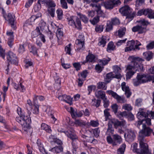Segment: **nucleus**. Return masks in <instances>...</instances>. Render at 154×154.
Segmentation results:
<instances>
[{
  "label": "nucleus",
  "mask_w": 154,
  "mask_h": 154,
  "mask_svg": "<svg viewBox=\"0 0 154 154\" xmlns=\"http://www.w3.org/2000/svg\"><path fill=\"white\" fill-rule=\"evenodd\" d=\"M110 60V58L106 57L103 58L102 60H99V63L100 64H102L103 65H105L107 64Z\"/></svg>",
  "instance_id": "nucleus-29"
},
{
  "label": "nucleus",
  "mask_w": 154,
  "mask_h": 154,
  "mask_svg": "<svg viewBox=\"0 0 154 154\" xmlns=\"http://www.w3.org/2000/svg\"><path fill=\"white\" fill-rule=\"evenodd\" d=\"M114 78H116V75L113 72H110L107 74L105 79L106 83H108L109 82L111 79Z\"/></svg>",
  "instance_id": "nucleus-23"
},
{
  "label": "nucleus",
  "mask_w": 154,
  "mask_h": 154,
  "mask_svg": "<svg viewBox=\"0 0 154 154\" xmlns=\"http://www.w3.org/2000/svg\"><path fill=\"white\" fill-rule=\"evenodd\" d=\"M60 2L61 6L63 8L67 9L68 8L66 0H60Z\"/></svg>",
  "instance_id": "nucleus-53"
},
{
  "label": "nucleus",
  "mask_w": 154,
  "mask_h": 154,
  "mask_svg": "<svg viewBox=\"0 0 154 154\" xmlns=\"http://www.w3.org/2000/svg\"><path fill=\"white\" fill-rule=\"evenodd\" d=\"M25 50V48L23 45H20L18 48V51L19 53H22Z\"/></svg>",
  "instance_id": "nucleus-64"
},
{
  "label": "nucleus",
  "mask_w": 154,
  "mask_h": 154,
  "mask_svg": "<svg viewBox=\"0 0 154 154\" xmlns=\"http://www.w3.org/2000/svg\"><path fill=\"white\" fill-rule=\"evenodd\" d=\"M122 108L123 109L128 111H131L132 109V107L130 104L126 103L124 104Z\"/></svg>",
  "instance_id": "nucleus-40"
},
{
  "label": "nucleus",
  "mask_w": 154,
  "mask_h": 154,
  "mask_svg": "<svg viewBox=\"0 0 154 154\" xmlns=\"http://www.w3.org/2000/svg\"><path fill=\"white\" fill-rule=\"evenodd\" d=\"M140 149L139 151L141 154H152L148 150L147 144L144 142L143 140L140 141Z\"/></svg>",
  "instance_id": "nucleus-8"
},
{
  "label": "nucleus",
  "mask_w": 154,
  "mask_h": 154,
  "mask_svg": "<svg viewBox=\"0 0 154 154\" xmlns=\"http://www.w3.org/2000/svg\"><path fill=\"white\" fill-rule=\"evenodd\" d=\"M112 29V24L110 21H107L106 27L105 31L106 32H109Z\"/></svg>",
  "instance_id": "nucleus-38"
},
{
  "label": "nucleus",
  "mask_w": 154,
  "mask_h": 154,
  "mask_svg": "<svg viewBox=\"0 0 154 154\" xmlns=\"http://www.w3.org/2000/svg\"><path fill=\"white\" fill-rule=\"evenodd\" d=\"M147 11L146 9H142L138 11L137 15L138 16H141L142 15H146V12Z\"/></svg>",
  "instance_id": "nucleus-60"
},
{
  "label": "nucleus",
  "mask_w": 154,
  "mask_h": 154,
  "mask_svg": "<svg viewBox=\"0 0 154 154\" xmlns=\"http://www.w3.org/2000/svg\"><path fill=\"white\" fill-rule=\"evenodd\" d=\"M55 11V9L51 7L48 8V13L52 17H54V16Z\"/></svg>",
  "instance_id": "nucleus-56"
},
{
  "label": "nucleus",
  "mask_w": 154,
  "mask_h": 154,
  "mask_svg": "<svg viewBox=\"0 0 154 154\" xmlns=\"http://www.w3.org/2000/svg\"><path fill=\"white\" fill-rule=\"evenodd\" d=\"M30 52L32 53L34 55L38 56L37 50L34 45H30L29 48Z\"/></svg>",
  "instance_id": "nucleus-42"
},
{
  "label": "nucleus",
  "mask_w": 154,
  "mask_h": 154,
  "mask_svg": "<svg viewBox=\"0 0 154 154\" xmlns=\"http://www.w3.org/2000/svg\"><path fill=\"white\" fill-rule=\"evenodd\" d=\"M125 147V145L124 144H122L121 147L118 149L117 151V153L118 154H124Z\"/></svg>",
  "instance_id": "nucleus-35"
},
{
  "label": "nucleus",
  "mask_w": 154,
  "mask_h": 154,
  "mask_svg": "<svg viewBox=\"0 0 154 154\" xmlns=\"http://www.w3.org/2000/svg\"><path fill=\"white\" fill-rule=\"evenodd\" d=\"M88 73L87 71L86 70L83 71L81 73L78 74L79 77L85 80V79L87 76V75Z\"/></svg>",
  "instance_id": "nucleus-45"
},
{
  "label": "nucleus",
  "mask_w": 154,
  "mask_h": 154,
  "mask_svg": "<svg viewBox=\"0 0 154 154\" xmlns=\"http://www.w3.org/2000/svg\"><path fill=\"white\" fill-rule=\"evenodd\" d=\"M7 35L8 40L11 39V40H13L14 39V35L13 33L11 31H8L6 32Z\"/></svg>",
  "instance_id": "nucleus-48"
},
{
  "label": "nucleus",
  "mask_w": 154,
  "mask_h": 154,
  "mask_svg": "<svg viewBox=\"0 0 154 154\" xmlns=\"http://www.w3.org/2000/svg\"><path fill=\"white\" fill-rule=\"evenodd\" d=\"M119 11L123 15H128L131 13L132 9L128 5H125L120 8Z\"/></svg>",
  "instance_id": "nucleus-11"
},
{
  "label": "nucleus",
  "mask_w": 154,
  "mask_h": 154,
  "mask_svg": "<svg viewBox=\"0 0 154 154\" xmlns=\"http://www.w3.org/2000/svg\"><path fill=\"white\" fill-rule=\"evenodd\" d=\"M142 128L140 132V134L141 136H149L152 132V129L149 127H147L146 125L143 124Z\"/></svg>",
  "instance_id": "nucleus-9"
},
{
  "label": "nucleus",
  "mask_w": 154,
  "mask_h": 154,
  "mask_svg": "<svg viewBox=\"0 0 154 154\" xmlns=\"http://www.w3.org/2000/svg\"><path fill=\"white\" fill-rule=\"evenodd\" d=\"M63 35V32L61 29H58L56 32V36L58 39L61 38Z\"/></svg>",
  "instance_id": "nucleus-44"
},
{
  "label": "nucleus",
  "mask_w": 154,
  "mask_h": 154,
  "mask_svg": "<svg viewBox=\"0 0 154 154\" xmlns=\"http://www.w3.org/2000/svg\"><path fill=\"white\" fill-rule=\"evenodd\" d=\"M63 150V148L61 146H57L54 147L50 150L54 153H57L60 152L62 151Z\"/></svg>",
  "instance_id": "nucleus-27"
},
{
  "label": "nucleus",
  "mask_w": 154,
  "mask_h": 154,
  "mask_svg": "<svg viewBox=\"0 0 154 154\" xmlns=\"http://www.w3.org/2000/svg\"><path fill=\"white\" fill-rule=\"evenodd\" d=\"M97 88L99 89L106 90L107 88L106 83L104 82H99L98 84Z\"/></svg>",
  "instance_id": "nucleus-43"
},
{
  "label": "nucleus",
  "mask_w": 154,
  "mask_h": 154,
  "mask_svg": "<svg viewBox=\"0 0 154 154\" xmlns=\"http://www.w3.org/2000/svg\"><path fill=\"white\" fill-rule=\"evenodd\" d=\"M126 30V28L124 27L120 28L118 31L119 36L120 37H122L125 35Z\"/></svg>",
  "instance_id": "nucleus-39"
},
{
  "label": "nucleus",
  "mask_w": 154,
  "mask_h": 154,
  "mask_svg": "<svg viewBox=\"0 0 154 154\" xmlns=\"http://www.w3.org/2000/svg\"><path fill=\"white\" fill-rule=\"evenodd\" d=\"M39 105L38 104L35 103L32 107L31 111H32L33 113L34 114L37 115L39 113Z\"/></svg>",
  "instance_id": "nucleus-24"
},
{
  "label": "nucleus",
  "mask_w": 154,
  "mask_h": 154,
  "mask_svg": "<svg viewBox=\"0 0 154 154\" xmlns=\"http://www.w3.org/2000/svg\"><path fill=\"white\" fill-rule=\"evenodd\" d=\"M125 138L127 141H131L135 137L134 133L131 130H126L124 134Z\"/></svg>",
  "instance_id": "nucleus-10"
},
{
  "label": "nucleus",
  "mask_w": 154,
  "mask_h": 154,
  "mask_svg": "<svg viewBox=\"0 0 154 154\" xmlns=\"http://www.w3.org/2000/svg\"><path fill=\"white\" fill-rule=\"evenodd\" d=\"M5 20H7L11 25L12 28H14V14L10 13L8 14V16L6 17L4 16Z\"/></svg>",
  "instance_id": "nucleus-14"
},
{
  "label": "nucleus",
  "mask_w": 154,
  "mask_h": 154,
  "mask_svg": "<svg viewBox=\"0 0 154 154\" xmlns=\"http://www.w3.org/2000/svg\"><path fill=\"white\" fill-rule=\"evenodd\" d=\"M17 112L19 116L16 118V120L22 125L23 129L27 133L30 132L31 127L30 124L31 119L29 116L25 115L23 113L21 109L18 107L17 110Z\"/></svg>",
  "instance_id": "nucleus-2"
},
{
  "label": "nucleus",
  "mask_w": 154,
  "mask_h": 154,
  "mask_svg": "<svg viewBox=\"0 0 154 154\" xmlns=\"http://www.w3.org/2000/svg\"><path fill=\"white\" fill-rule=\"evenodd\" d=\"M106 93L109 95H111L119 103H124L126 102V100L125 99L124 97L119 96L116 93L112 90H107L106 91Z\"/></svg>",
  "instance_id": "nucleus-7"
},
{
  "label": "nucleus",
  "mask_w": 154,
  "mask_h": 154,
  "mask_svg": "<svg viewBox=\"0 0 154 154\" xmlns=\"http://www.w3.org/2000/svg\"><path fill=\"white\" fill-rule=\"evenodd\" d=\"M70 111L71 114L73 118H75L76 117V115L75 114H77V112L72 107H70V109L68 110Z\"/></svg>",
  "instance_id": "nucleus-54"
},
{
  "label": "nucleus",
  "mask_w": 154,
  "mask_h": 154,
  "mask_svg": "<svg viewBox=\"0 0 154 154\" xmlns=\"http://www.w3.org/2000/svg\"><path fill=\"white\" fill-rule=\"evenodd\" d=\"M7 59L12 64H17L18 63V60L15 54L12 52L8 53L7 56Z\"/></svg>",
  "instance_id": "nucleus-12"
},
{
  "label": "nucleus",
  "mask_w": 154,
  "mask_h": 154,
  "mask_svg": "<svg viewBox=\"0 0 154 154\" xmlns=\"http://www.w3.org/2000/svg\"><path fill=\"white\" fill-rule=\"evenodd\" d=\"M150 81H152V83L154 82V75L152 76H147L144 74H138L136 79L133 80V83L135 86H137L140 84Z\"/></svg>",
  "instance_id": "nucleus-3"
},
{
  "label": "nucleus",
  "mask_w": 154,
  "mask_h": 154,
  "mask_svg": "<svg viewBox=\"0 0 154 154\" xmlns=\"http://www.w3.org/2000/svg\"><path fill=\"white\" fill-rule=\"evenodd\" d=\"M121 88L122 90L125 92V94L127 97H129L131 95V93L128 86L126 85L125 82H123L122 83Z\"/></svg>",
  "instance_id": "nucleus-13"
},
{
  "label": "nucleus",
  "mask_w": 154,
  "mask_h": 154,
  "mask_svg": "<svg viewBox=\"0 0 154 154\" xmlns=\"http://www.w3.org/2000/svg\"><path fill=\"white\" fill-rule=\"evenodd\" d=\"M103 67L100 66L99 64L96 65L95 69L99 73L102 70Z\"/></svg>",
  "instance_id": "nucleus-63"
},
{
  "label": "nucleus",
  "mask_w": 154,
  "mask_h": 154,
  "mask_svg": "<svg viewBox=\"0 0 154 154\" xmlns=\"http://www.w3.org/2000/svg\"><path fill=\"white\" fill-rule=\"evenodd\" d=\"M75 124L76 126L85 125H86V123L82 120H77L75 121Z\"/></svg>",
  "instance_id": "nucleus-52"
},
{
  "label": "nucleus",
  "mask_w": 154,
  "mask_h": 154,
  "mask_svg": "<svg viewBox=\"0 0 154 154\" xmlns=\"http://www.w3.org/2000/svg\"><path fill=\"white\" fill-rule=\"evenodd\" d=\"M137 144L136 143H134L132 145L131 147L132 151L134 152H137L139 153V151L140 150L137 149Z\"/></svg>",
  "instance_id": "nucleus-46"
},
{
  "label": "nucleus",
  "mask_w": 154,
  "mask_h": 154,
  "mask_svg": "<svg viewBox=\"0 0 154 154\" xmlns=\"http://www.w3.org/2000/svg\"><path fill=\"white\" fill-rule=\"evenodd\" d=\"M125 123V121H122V122H119L117 120L114 119H111L109 121L108 124V128L106 134L110 135L112 134L114 132V130L112 128V125H113L115 128H117L119 126H123Z\"/></svg>",
  "instance_id": "nucleus-4"
},
{
  "label": "nucleus",
  "mask_w": 154,
  "mask_h": 154,
  "mask_svg": "<svg viewBox=\"0 0 154 154\" xmlns=\"http://www.w3.org/2000/svg\"><path fill=\"white\" fill-rule=\"evenodd\" d=\"M78 15L79 16L80 18L83 22L85 23H88V19L85 15L82 14L80 13L78 14Z\"/></svg>",
  "instance_id": "nucleus-41"
},
{
  "label": "nucleus",
  "mask_w": 154,
  "mask_h": 154,
  "mask_svg": "<svg viewBox=\"0 0 154 154\" xmlns=\"http://www.w3.org/2000/svg\"><path fill=\"white\" fill-rule=\"evenodd\" d=\"M99 21V18L98 16L94 17L92 20H90V22L92 24L94 25L97 23Z\"/></svg>",
  "instance_id": "nucleus-57"
},
{
  "label": "nucleus",
  "mask_w": 154,
  "mask_h": 154,
  "mask_svg": "<svg viewBox=\"0 0 154 154\" xmlns=\"http://www.w3.org/2000/svg\"><path fill=\"white\" fill-rule=\"evenodd\" d=\"M50 139H53V140H50L51 141L54 142V143L59 145H60L62 143V142L60 140L57 139V138H54L53 136H51L50 137Z\"/></svg>",
  "instance_id": "nucleus-55"
},
{
  "label": "nucleus",
  "mask_w": 154,
  "mask_h": 154,
  "mask_svg": "<svg viewBox=\"0 0 154 154\" xmlns=\"http://www.w3.org/2000/svg\"><path fill=\"white\" fill-rule=\"evenodd\" d=\"M43 3V1L42 0H39L38 4H36L34 7V9L35 11H39L41 8V4Z\"/></svg>",
  "instance_id": "nucleus-30"
},
{
  "label": "nucleus",
  "mask_w": 154,
  "mask_h": 154,
  "mask_svg": "<svg viewBox=\"0 0 154 154\" xmlns=\"http://www.w3.org/2000/svg\"><path fill=\"white\" fill-rule=\"evenodd\" d=\"M112 4L111 1H106L104 2V6L107 9H112L113 8Z\"/></svg>",
  "instance_id": "nucleus-33"
},
{
  "label": "nucleus",
  "mask_w": 154,
  "mask_h": 154,
  "mask_svg": "<svg viewBox=\"0 0 154 154\" xmlns=\"http://www.w3.org/2000/svg\"><path fill=\"white\" fill-rule=\"evenodd\" d=\"M37 144L38 146L39 149L40 151L44 154L46 153V152L41 142L39 141L38 140L37 142Z\"/></svg>",
  "instance_id": "nucleus-37"
},
{
  "label": "nucleus",
  "mask_w": 154,
  "mask_h": 154,
  "mask_svg": "<svg viewBox=\"0 0 154 154\" xmlns=\"http://www.w3.org/2000/svg\"><path fill=\"white\" fill-rule=\"evenodd\" d=\"M64 133L67 137L70 138L73 142L75 141L78 140V137L74 133L73 130H72V131L69 130Z\"/></svg>",
  "instance_id": "nucleus-15"
},
{
  "label": "nucleus",
  "mask_w": 154,
  "mask_h": 154,
  "mask_svg": "<svg viewBox=\"0 0 154 154\" xmlns=\"http://www.w3.org/2000/svg\"><path fill=\"white\" fill-rule=\"evenodd\" d=\"M103 25H98L96 26L95 29L97 32H100L103 31Z\"/></svg>",
  "instance_id": "nucleus-51"
},
{
  "label": "nucleus",
  "mask_w": 154,
  "mask_h": 154,
  "mask_svg": "<svg viewBox=\"0 0 154 154\" xmlns=\"http://www.w3.org/2000/svg\"><path fill=\"white\" fill-rule=\"evenodd\" d=\"M46 23L44 22H42L39 24V28L41 30H43L45 29L46 26Z\"/></svg>",
  "instance_id": "nucleus-62"
},
{
  "label": "nucleus",
  "mask_w": 154,
  "mask_h": 154,
  "mask_svg": "<svg viewBox=\"0 0 154 154\" xmlns=\"http://www.w3.org/2000/svg\"><path fill=\"white\" fill-rule=\"evenodd\" d=\"M114 69L113 73L116 75V78L119 79L122 77L120 73L121 72V68L117 66H115L113 67Z\"/></svg>",
  "instance_id": "nucleus-18"
},
{
  "label": "nucleus",
  "mask_w": 154,
  "mask_h": 154,
  "mask_svg": "<svg viewBox=\"0 0 154 154\" xmlns=\"http://www.w3.org/2000/svg\"><path fill=\"white\" fill-rule=\"evenodd\" d=\"M128 60L131 61L130 64L128 65L125 70L126 79H130L135 73L137 71H141L143 69V65L139 62L143 61L142 58L134 56H130Z\"/></svg>",
  "instance_id": "nucleus-1"
},
{
  "label": "nucleus",
  "mask_w": 154,
  "mask_h": 154,
  "mask_svg": "<svg viewBox=\"0 0 154 154\" xmlns=\"http://www.w3.org/2000/svg\"><path fill=\"white\" fill-rule=\"evenodd\" d=\"M69 24L72 26H74L75 27L80 29L81 28V22L76 16H72L67 18Z\"/></svg>",
  "instance_id": "nucleus-6"
},
{
  "label": "nucleus",
  "mask_w": 154,
  "mask_h": 154,
  "mask_svg": "<svg viewBox=\"0 0 154 154\" xmlns=\"http://www.w3.org/2000/svg\"><path fill=\"white\" fill-rule=\"evenodd\" d=\"M112 111L115 114L117 113L118 109V105L116 103H114L111 106Z\"/></svg>",
  "instance_id": "nucleus-50"
},
{
  "label": "nucleus",
  "mask_w": 154,
  "mask_h": 154,
  "mask_svg": "<svg viewBox=\"0 0 154 154\" xmlns=\"http://www.w3.org/2000/svg\"><path fill=\"white\" fill-rule=\"evenodd\" d=\"M102 100H103L104 106L105 107H108L109 105V101L107 99L106 97Z\"/></svg>",
  "instance_id": "nucleus-61"
},
{
  "label": "nucleus",
  "mask_w": 154,
  "mask_h": 154,
  "mask_svg": "<svg viewBox=\"0 0 154 154\" xmlns=\"http://www.w3.org/2000/svg\"><path fill=\"white\" fill-rule=\"evenodd\" d=\"M109 109H106L104 111V116L105 117L106 121H107L108 119H109V120H110L109 119L111 116L109 112Z\"/></svg>",
  "instance_id": "nucleus-47"
},
{
  "label": "nucleus",
  "mask_w": 154,
  "mask_h": 154,
  "mask_svg": "<svg viewBox=\"0 0 154 154\" xmlns=\"http://www.w3.org/2000/svg\"><path fill=\"white\" fill-rule=\"evenodd\" d=\"M113 139L117 143L120 144L122 142V140L121 137L119 135L116 134L113 136Z\"/></svg>",
  "instance_id": "nucleus-32"
},
{
  "label": "nucleus",
  "mask_w": 154,
  "mask_h": 154,
  "mask_svg": "<svg viewBox=\"0 0 154 154\" xmlns=\"http://www.w3.org/2000/svg\"><path fill=\"white\" fill-rule=\"evenodd\" d=\"M95 95L98 98H100L102 100L105 98L106 94L104 92L102 91H99L95 92Z\"/></svg>",
  "instance_id": "nucleus-20"
},
{
  "label": "nucleus",
  "mask_w": 154,
  "mask_h": 154,
  "mask_svg": "<svg viewBox=\"0 0 154 154\" xmlns=\"http://www.w3.org/2000/svg\"><path fill=\"white\" fill-rule=\"evenodd\" d=\"M33 106L31 101L29 99L27 101L26 108L28 112H30Z\"/></svg>",
  "instance_id": "nucleus-31"
},
{
  "label": "nucleus",
  "mask_w": 154,
  "mask_h": 154,
  "mask_svg": "<svg viewBox=\"0 0 154 154\" xmlns=\"http://www.w3.org/2000/svg\"><path fill=\"white\" fill-rule=\"evenodd\" d=\"M95 56L92 54L89 53L86 56V60L87 62H93L95 60Z\"/></svg>",
  "instance_id": "nucleus-28"
},
{
  "label": "nucleus",
  "mask_w": 154,
  "mask_h": 154,
  "mask_svg": "<svg viewBox=\"0 0 154 154\" xmlns=\"http://www.w3.org/2000/svg\"><path fill=\"white\" fill-rule=\"evenodd\" d=\"M41 33L39 27H37L34 30L32 33V38H35L40 35Z\"/></svg>",
  "instance_id": "nucleus-26"
},
{
  "label": "nucleus",
  "mask_w": 154,
  "mask_h": 154,
  "mask_svg": "<svg viewBox=\"0 0 154 154\" xmlns=\"http://www.w3.org/2000/svg\"><path fill=\"white\" fill-rule=\"evenodd\" d=\"M56 13L58 19H61L63 16L62 11L61 9H58L56 11Z\"/></svg>",
  "instance_id": "nucleus-59"
},
{
  "label": "nucleus",
  "mask_w": 154,
  "mask_h": 154,
  "mask_svg": "<svg viewBox=\"0 0 154 154\" xmlns=\"http://www.w3.org/2000/svg\"><path fill=\"white\" fill-rule=\"evenodd\" d=\"M115 46L112 42H109L107 48V51L108 52H110L112 51L115 48Z\"/></svg>",
  "instance_id": "nucleus-36"
},
{
  "label": "nucleus",
  "mask_w": 154,
  "mask_h": 154,
  "mask_svg": "<svg viewBox=\"0 0 154 154\" xmlns=\"http://www.w3.org/2000/svg\"><path fill=\"white\" fill-rule=\"evenodd\" d=\"M41 14L40 13H38L36 15H33L28 19V22L30 25H32L37 22L38 19L39 17H41Z\"/></svg>",
  "instance_id": "nucleus-17"
},
{
  "label": "nucleus",
  "mask_w": 154,
  "mask_h": 154,
  "mask_svg": "<svg viewBox=\"0 0 154 154\" xmlns=\"http://www.w3.org/2000/svg\"><path fill=\"white\" fill-rule=\"evenodd\" d=\"M143 55L146 60L149 61L152 58L153 54L151 52L149 51L143 53Z\"/></svg>",
  "instance_id": "nucleus-22"
},
{
  "label": "nucleus",
  "mask_w": 154,
  "mask_h": 154,
  "mask_svg": "<svg viewBox=\"0 0 154 154\" xmlns=\"http://www.w3.org/2000/svg\"><path fill=\"white\" fill-rule=\"evenodd\" d=\"M65 99L64 100V101L67 103H69L70 105L72 103V99L69 96H67L66 95L65 96Z\"/></svg>",
  "instance_id": "nucleus-49"
},
{
  "label": "nucleus",
  "mask_w": 154,
  "mask_h": 154,
  "mask_svg": "<svg viewBox=\"0 0 154 154\" xmlns=\"http://www.w3.org/2000/svg\"><path fill=\"white\" fill-rule=\"evenodd\" d=\"M146 15L150 19H154V11L151 9H147L146 12Z\"/></svg>",
  "instance_id": "nucleus-25"
},
{
  "label": "nucleus",
  "mask_w": 154,
  "mask_h": 154,
  "mask_svg": "<svg viewBox=\"0 0 154 154\" xmlns=\"http://www.w3.org/2000/svg\"><path fill=\"white\" fill-rule=\"evenodd\" d=\"M41 128L46 131L47 132L50 133L51 132L50 128L45 123H42L41 125Z\"/></svg>",
  "instance_id": "nucleus-34"
},
{
  "label": "nucleus",
  "mask_w": 154,
  "mask_h": 154,
  "mask_svg": "<svg viewBox=\"0 0 154 154\" xmlns=\"http://www.w3.org/2000/svg\"><path fill=\"white\" fill-rule=\"evenodd\" d=\"M128 47L125 48V51H131L135 49V42L134 40L129 41L127 42Z\"/></svg>",
  "instance_id": "nucleus-16"
},
{
  "label": "nucleus",
  "mask_w": 154,
  "mask_h": 154,
  "mask_svg": "<svg viewBox=\"0 0 154 154\" xmlns=\"http://www.w3.org/2000/svg\"><path fill=\"white\" fill-rule=\"evenodd\" d=\"M148 116V114L143 109H140L137 114V117L139 120L136 122L135 124L139 128L140 125L143 124V122L144 121L146 118Z\"/></svg>",
  "instance_id": "nucleus-5"
},
{
  "label": "nucleus",
  "mask_w": 154,
  "mask_h": 154,
  "mask_svg": "<svg viewBox=\"0 0 154 154\" xmlns=\"http://www.w3.org/2000/svg\"><path fill=\"white\" fill-rule=\"evenodd\" d=\"M106 38V37L105 36H102L100 38L98 43L99 45L102 47H104L107 42Z\"/></svg>",
  "instance_id": "nucleus-21"
},
{
  "label": "nucleus",
  "mask_w": 154,
  "mask_h": 154,
  "mask_svg": "<svg viewBox=\"0 0 154 154\" xmlns=\"http://www.w3.org/2000/svg\"><path fill=\"white\" fill-rule=\"evenodd\" d=\"M71 44H69L67 46H66L65 48V50L66 52V53L68 54L69 55H71Z\"/></svg>",
  "instance_id": "nucleus-58"
},
{
  "label": "nucleus",
  "mask_w": 154,
  "mask_h": 154,
  "mask_svg": "<svg viewBox=\"0 0 154 154\" xmlns=\"http://www.w3.org/2000/svg\"><path fill=\"white\" fill-rule=\"evenodd\" d=\"M76 47L77 48V50L81 49L83 48L84 45V41L82 39V40L77 39L75 42Z\"/></svg>",
  "instance_id": "nucleus-19"
}]
</instances>
